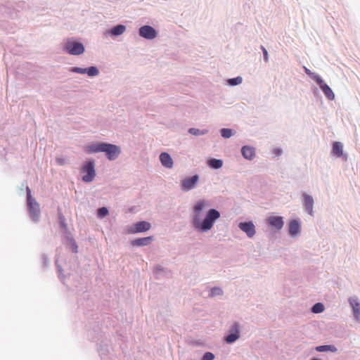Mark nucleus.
<instances>
[{"label": "nucleus", "mask_w": 360, "mask_h": 360, "mask_svg": "<svg viewBox=\"0 0 360 360\" xmlns=\"http://www.w3.org/2000/svg\"><path fill=\"white\" fill-rule=\"evenodd\" d=\"M315 80L316 83L319 85L321 89L324 93L325 96L329 100H333L335 98V94L332 89L323 81V79L319 76H315Z\"/></svg>", "instance_id": "0eeeda50"}, {"label": "nucleus", "mask_w": 360, "mask_h": 360, "mask_svg": "<svg viewBox=\"0 0 360 360\" xmlns=\"http://www.w3.org/2000/svg\"><path fill=\"white\" fill-rule=\"evenodd\" d=\"M214 355L211 352H205L202 358V360H214Z\"/></svg>", "instance_id": "7c9ffc66"}, {"label": "nucleus", "mask_w": 360, "mask_h": 360, "mask_svg": "<svg viewBox=\"0 0 360 360\" xmlns=\"http://www.w3.org/2000/svg\"><path fill=\"white\" fill-rule=\"evenodd\" d=\"M198 181V176L194 175L191 177L186 178L181 181V188L184 191H188L193 188Z\"/></svg>", "instance_id": "6e6552de"}, {"label": "nucleus", "mask_w": 360, "mask_h": 360, "mask_svg": "<svg viewBox=\"0 0 360 360\" xmlns=\"http://www.w3.org/2000/svg\"><path fill=\"white\" fill-rule=\"evenodd\" d=\"M86 73L89 76H96L98 74V70L96 67H90L89 68H85Z\"/></svg>", "instance_id": "a878e982"}, {"label": "nucleus", "mask_w": 360, "mask_h": 360, "mask_svg": "<svg viewBox=\"0 0 360 360\" xmlns=\"http://www.w3.org/2000/svg\"><path fill=\"white\" fill-rule=\"evenodd\" d=\"M205 207V202L203 201H200L196 203L194 207V210L196 213L200 212Z\"/></svg>", "instance_id": "c756f323"}, {"label": "nucleus", "mask_w": 360, "mask_h": 360, "mask_svg": "<svg viewBox=\"0 0 360 360\" xmlns=\"http://www.w3.org/2000/svg\"><path fill=\"white\" fill-rule=\"evenodd\" d=\"M220 217V213L214 209H211L207 212L205 218L202 221V222H200L197 218L193 219V224L195 229L206 231L210 230L214 224V222L219 219Z\"/></svg>", "instance_id": "f257e3e1"}, {"label": "nucleus", "mask_w": 360, "mask_h": 360, "mask_svg": "<svg viewBox=\"0 0 360 360\" xmlns=\"http://www.w3.org/2000/svg\"><path fill=\"white\" fill-rule=\"evenodd\" d=\"M161 164L166 168L171 169L173 167L174 162L169 153L164 152L160 155Z\"/></svg>", "instance_id": "9b49d317"}, {"label": "nucleus", "mask_w": 360, "mask_h": 360, "mask_svg": "<svg viewBox=\"0 0 360 360\" xmlns=\"http://www.w3.org/2000/svg\"><path fill=\"white\" fill-rule=\"evenodd\" d=\"M208 165L213 169H219L223 165V161L215 158L210 159L208 162Z\"/></svg>", "instance_id": "aec40b11"}, {"label": "nucleus", "mask_w": 360, "mask_h": 360, "mask_svg": "<svg viewBox=\"0 0 360 360\" xmlns=\"http://www.w3.org/2000/svg\"><path fill=\"white\" fill-rule=\"evenodd\" d=\"M221 135L224 138H226V139L229 138L232 136V131L230 129H222L221 130Z\"/></svg>", "instance_id": "cd10ccee"}, {"label": "nucleus", "mask_w": 360, "mask_h": 360, "mask_svg": "<svg viewBox=\"0 0 360 360\" xmlns=\"http://www.w3.org/2000/svg\"><path fill=\"white\" fill-rule=\"evenodd\" d=\"M261 49L262 50L263 55H264V59L266 62L269 60V55L266 49L263 46H261Z\"/></svg>", "instance_id": "72a5a7b5"}, {"label": "nucleus", "mask_w": 360, "mask_h": 360, "mask_svg": "<svg viewBox=\"0 0 360 360\" xmlns=\"http://www.w3.org/2000/svg\"><path fill=\"white\" fill-rule=\"evenodd\" d=\"M221 293H222V290L219 288H214L211 290L212 296L219 295H221Z\"/></svg>", "instance_id": "2f4dec72"}, {"label": "nucleus", "mask_w": 360, "mask_h": 360, "mask_svg": "<svg viewBox=\"0 0 360 360\" xmlns=\"http://www.w3.org/2000/svg\"><path fill=\"white\" fill-rule=\"evenodd\" d=\"M324 306L322 303H316L312 307V311L314 313H321L323 311Z\"/></svg>", "instance_id": "393cba45"}, {"label": "nucleus", "mask_w": 360, "mask_h": 360, "mask_svg": "<svg viewBox=\"0 0 360 360\" xmlns=\"http://www.w3.org/2000/svg\"><path fill=\"white\" fill-rule=\"evenodd\" d=\"M300 224L297 220H292L289 224V232L292 236H297L300 232Z\"/></svg>", "instance_id": "4468645a"}, {"label": "nucleus", "mask_w": 360, "mask_h": 360, "mask_svg": "<svg viewBox=\"0 0 360 360\" xmlns=\"http://www.w3.org/2000/svg\"><path fill=\"white\" fill-rule=\"evenodd\" d=\"M303 197H304V205L305 206V208L309 212V213L311 214L312 212H313V205H314L313 198L307 194H304Z\"/></svg>", "instance_id": "f3484780"}, {"label": "nucleus", "mask_w": 360, "mask_h": 360, "mask_svg": "<svg viewBox=\"0 0 360 360\" xmlns=\"http://www.w3.org/2000/svg\"><path fill=\"white\" fill-rule=\"evenodd\" d=\"M27 205L29 208V211L30 213V216L33 220H37L39 215V205L34 200V198H32L31 191L29 188H27Z\"/></svg>", "instance_id": "7ed1b4c3"}, {"label": "nucleus", "mask_w": 360, "mask_h": 360, "mask_svg": "<svg viewBox=\"0 0 360 360\" xmlns=\"http://www.w3.org/2000/svg\"><path fill=\"white\" fill-rule=\"evenodd\" d=\"M238 226L250 238H252L255 234V227L251 221L241 222L239 224Z\"/></svg>", "instance_id": "9d476101"}, {"label": "nucleus", "mask_w": 360, "mask_h": 360, "mask_svg": "<svg viewBox=\"0 0 360 360\" xmlns=\"http://www.w3.org/2000/svg\"><path fill=\"white\" fill-rule=\"evenodd\" d=\"M108 214V210L106 207H101L98 210V216L103 218Z\"/></svg>", "instance_id": "c85d7f7f"}, {"label": "nucleus", "mask_w": 360, "mask_h": 360, "mask_svg": "<svg viewBox=\"0 0 360 360\" xmlns=\"http://www.w3.org/2000/svg\"><path fill=\"white\" fill-rule=\"evenodd\" d=\"M103 146H105V143H96V144L87 146L86 147V151L88 153L103 152Z\"/></svg>", "instance_id": "dca6fc26"}, {"label": "nucleus", "mask_w": 360, "mask_h": 360, "mask_svg": "<svg viewBox=\"0 0 360 360\" xmlns=\"http://www.w3.org/2000/svg\"><path fill=\"white\" fill-rule=\"evenodd\" d=\"M241 153L243 156L248 160H252L255 156V148L250 146H243Z\"/></svg>", "instance_id": "2eb2a0df"}, {"label": "nucleus", "mask_w": 360, "mask_h": 360, "mask_svg": "<svg viewBox=\"0 0 360 360\" xmlns=\"http://www.w3.org/2000/svg\"><path fill=\"white\" fill-rule=\"evenodd\" d=\"M349 302L352 307L355 318L360 320V303L357 301V299L354 297H350Z\"/></svg>", "instance_id": "ddd939ff"}, {"label": "nucleus", "mask_w": 360, "mask_h": 360, "mask_svg": "<svg viewBox=\"0 0 360 360\" xmlns=\"http://www.w3.org/2000/svg\"><path fill=\"white\" fill-rule=\"evenodd\" d=\"M153 240V237L140 238L131 241V245L136 246H145L148 245Z\"/></svg>", "instance_id": "6ab92c4d"}, {"label": "nucleus", "mask_w": 360, "mask_h": 360, "mask_svg": "<svg viewBox=\"0 0 360 360\" xmlns=\"http://www.w3.org/2000/svg\"><path fill=\"white\" fill-rule=\"evenodd\" d=\"M125 30H126V27L124 25H119L114 27L111 30L110 32L112 34L117 36V35H120V34H123Z\"/></svg>", "instance_id": "412c9836"}, {"label": "nucleus", "mask_w": 360, "mask_h": 360, "mask_svg": "<svg viewBox=\"0 0 360 360\" xmlns=\"http://www.w3.org/2000/svg\"><path fill=\"white\" fill-rule=\"evenodd\" d=\"M57 161L60 165L64 164V161L62 159H58Z\"/></svg>", "instance_id": "c9c22d12"}, {"label": "nucleus", "mask_w": 360, "mask_h": 360, "mask_svg": "<svg viewBox=\"0 0 360 360\" xmlns=\"http://www.w3.org/2000/svg\"><path fill=\"white\" fill-rule=\"evenodd\" d=\"M103 152L106 153L107 157L110 160H113L119 156L121 150L120 148L115 145L105 143Z\"/></svg>", "instance_id": "39448f33"}, {"label": "nucleus", "mask_w": 360, "mask_h": 360, "mask_svg": "<svg viewBox=\"0 0 360 360\" xmlns=\"http://www.w3.org/2000/svg\"><path fill=\"white\" fill-rule=\"evenodd\" d=\"M243 79L240 77H237L236 78H232L229 79L228 82L231 86H235L237 84H240L242 82Z\"/></svg>", "instance_id": "bb28decb"}, {"label": "nucleus", "mask_w": 360, "mask_h": 360, "mask_svg": "<svg viewBox=\"0 0 360 360\" xmlns=\"http://www.w3.org/2000/svg\"><path fill=\"white\" fill-rule=\"evenodd\" d=\"M269 226L276 230H281L284 224L283 217L277 216H271L266 219Z\"/></svg>", "instance_id": "1a4fd4ad"}, {"label": "nucleus", "mask_w": 360, "mask_h": 360, "mask_svg": "<svg viewBox=\"0 0 360 360\" xmlns=\"http://www.w3.org/2000/svg\"><path fill=\"white\" fill-rule=\"evenodd\" d=\"M332 153L333 155L340 158L343 155V146L340 142H334L333 145Z\"/></svg>", "instance_id": "a211bd4d"}, {"label": "nucleus", "mask_w": 360, "mask_h": 360, "mask_svg": "<svg viewBox=\"0 0 360 360\" xmlns=\"http://www.w3.org/2000/svg\"><path fill=\"white\" fill-rule=\"evenodd\" d=\"M156 30L150 25H144L139 28V35L147 39H153L157 37Z\"/></svg>", "instance_id": "423d86ee"}, {"label": "nucleus", "mask_w": 360, "mask_h": 360, "mask_svg": "<svg viewBox=\"0 0 360 360\" xmlns=\"http://www.w3.org/2000/svg\"><path fill=\"white\" fill-rule=\"evenodd\" d=\"M236 328V333H231L229 335H227L225 338L226 342L228 343H233L236 340H237L239 338V335L238 334V329H237V327L238 326L235 325Z\"/></svg>", "instance_id": "4be33fe9"}, {"label": "nucleus", "mask_w": 360, "mask_h": 360, "mask_svg": "<svg viewBox=\"0 0 360 360\" xmlns=\"http://www.w3.org/2000/svg\"><path fill=\"white\" fill-rule=\"evenodd\" d=\"M150 229V224L149 222L142 221H139L134 225V228L131 231V233H140L149 230Z\"/></svg>", "instance_id": "f8f14e48"}, {"label": "nucleus", "mask_w": 360, "mask_h": 360, "mask_svg": "<svg viewBox=\"0 0 360 360\" xmlns=\"http://www.w3.org/2000/svg\"><path fill=\"white\" fill-rule=\"evenodd\" d=\"M95 165L94 161L86 162L82 168V172L84 174L82 176V180L85 182H91L94 180L96 176V172L94 169Z\"/></svg>", "instance_id": "f03ea898"}, {"label": "nucleus", "mask_w": 360, "mask_h": 360, "mask_svg": "<svg viewBox=\"0 0 360 360\" xmlns=\"http://www.w3.org/2000/svg\"><path fill=\"white\" fill-rule=\"evenodd\" d=\"M63 49L71 55H80L84 51V47L82 43L70 40L65 42Z\"/></svg>", "instance_id": "20e7f679"}, {"label": "nucleus", "mask_w": 360, "mask_h": 360, "mask_svg": "<svg viewBox=\"0 0 360 360\" xmlns=\"http://www.w3.org/2000/svg\"><path fill=\"white\" fill-rule=\"evenodd\" d=\"M188 132L191 134H193L194 136H200V135H203V134H205L207 133V130H202V131H200V129H195V128H191L189 129L188 130Z\"/></svg>", "instance_id": "b1692460"}, {"label": "nucleus", "mask_w": 360, "mask_h": 360, "mask_svg": "<svg viewBox=\"0 0 360 360\" xmlns=\"http://www.w3.org/2000/svg\"><path fill=\"white\" fill-rule=\"evenodd\" d=\"M316 350L320 352L326 351L335 352L336 348L333 345H322L316 347Z\"/></svg>", "instance_id": "5701e85b"}, {"label": "nucleus", "mask_w": 360, "mask_h": 360, "mask_svg": "<svg viewBox=\"0 0 360 360\" xmlns=\"http://www.w3.org/2000/svg\"><path fill=\"white\" fill-rule=\"evenodd\" d=\"M304 72H306V74H307L308 75H311V71L308 68H307L306 67H304Z\"/></svg>", "instance_id": "f704fd0d"}, {"label": "nucleus", "mask_w": 360, "mask_h": 360, "mask_svg": "<svg viewBox=\"0 0 360 360\" xmlns=\"http://www.w3.org/2000/svg\"><path fill=\"white\" fill-rule=\"evenodd\" d=\"M71 72L79 73V74H84V73H86V70H85V68H72L71 69Z\"/></svg>", "instance_id": "473e14b6"}]
</instances>
